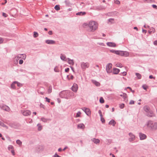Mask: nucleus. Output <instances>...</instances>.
Here are the masks:
<instances>
[{"mask_svg":"<svg viewBox=\"0 0 157 157\" xmlns=\"http://www.w3.org/2000/svg\"><path fill=\"white\" fill-rule=\"evenodd\" d=\"M90 64L89 63L84 62H82L81 63V68L83 70H85L86 68H88L89 67Z\"/></svg>","mask_w":157,"mask_h":157,"instance_id":"5","label":"nucleus"},{"mask_svg":"<svg viewBox=\"0 0 157 157\" xmlns=\"http://www.w3.org/2000/svg\"><path fill=\"white\" fill-rule=\"evenodd\" d=\"M98 113L99 114L100 116L101 117H103V116L102 114V112L100 110H98Z\"/></svg>","mask_w":157,"mask_h":157,"instance_id":"46","label":"nucleus"},{"mask_svg":"<svg viewBox=\"0 0 157 157\" xmlns=\"http://www.w3.org/2000/svg\"><path fill=\"white\" fill-rule=\"evenodd\" d=\"M0 108L1 109L7 112L9 111L10 110V108L8 106L3 104H0Z\"/></svg>","mask_w":157,"mask_h":157,"instance_id":"8","label":"nucleus"},{"mask_svg":"<svg viewBox=\"0 0 157 157\" xmlns=\"http://www.w3.org/2000/svg\"><path fill=\"white\" fill-rule=\"evenodd\" d=\"M54 71L55 72H59V67L58 66H56L55 67V68H54Z\"/></svg>","mask_w":157,"mask_h":157,"instance_id":"32","label":"nucleus"},{"mask_svg":"<svg viewBox=\"0 0 157 157\" xmlns=\"http://www.w3.org/2000/svg\"><path fill=\"white\" fill-rule=\"evenodd\" d=\"M136 75L138 79H140L141 78V75L139 73H136Z\"/></svg>","mask_w":157,"mask_h":157,"instance_id":"31","label":"nucleus"},{"mask_svg":"<svg viewBox=\"0 0 157 157\" xmlns=\"http://www.w3.org/2000/svg\"><path fill=\"white\" fill-rule=\"evenodd\" d=\"M116 124V122L113 119L111 120L109 123V124L112 125L113 126H115Z\"/></svg>","mask_w":157,"mask_h":157,"instance_id":"27","label":"nucleus"},{"mask_svg":"<svg viewBox=\"0 0 157 157\" xmlns=\"http://www.w3.org/2000/svg\"><path fill=\"white\" fill-rule=\"evenodd\" d=\"M81 114V112L80 111L78 112L76 114L75 116V117H80V116Z\"/></svg>","mask_w":157,"mask_h":157,"instance_id":"41","label":"nucleus"},{"mask_svg":"<svg viewBox=\"0 0 157 157\" xmlns=\"http://www.w3.org/2000/svg\"><path fill=\"white\" fill-rule=\"evenodd\" d=\"M122 51L121 50H117L116 54L119 56H121Z\"/></svg>","mask_w":157,"mask_h":157,"instance_id":"38","label":"nucleus"},{"mask_svg":"<svg viewBox=\"0 0 157 157\" xmlns=\"http://www.w3.org/2000/svg\"><path fill=\"white\" fill-rule=\"evenodd\" d=\"M124 104L123 103L119 105V107L121 109H123L124 107Z\"/></svg>","mask_w":157,"mask_h":157,"instance_id":"44","label":"nucleus"},{"mask_svg":"<svg viewBox=\"0 0 157 157\" xmlns=\"http://www.w3.org/2000/svg\"><path fill=\"white\" fill-rule=\"evenodd\" d=\"M144 111L146 113V115L149 117H152L154 116L152 111H150L149 107L147 105H145L144 107Z\"/></svg>","mask_w":157,"mask_h":157,"instance_id":"4","label":"nucleus"},{"mask_svg":"<svg viewBox=\"0 0 157 157\" xmlns=\"http://www.w3.org/2000/svg\"><path fill=\"white\" fill-rule=\"evenodd\" d=\"M59 95L62 98L68 99L70 97L74 96V93L70 91H63L60 92Z\"/></svg>","mask_w":157,"mask_h":157,"instance_id":"3","label":"nucleus"},{"mask_svg":"<svg viewBox=\"0 0 157 157\" xmlns=\"http://www.w3.org/2000/svg\"><path fill=\"white\" fill-rule=\"evenodd\" d=\"M114 3L117 4H119L120 3V2L119 1L116 0L115 1Z\"/></svg>","mask_w":157,"mask_h":157,"instance_id":"51","label":"nucleus"},{"mask_svg":"<svg viewBox=\"0 0 157 157\" xmlns=\"http://www.w3.org/2000/svg\"><path fill=\"white\" fill-rule=\"evenodd\" d=\"M67 59L68 60V62L69 64H71L72 65L74 64V60L73 59H71L69 58H67Z\"/></svg>","mask_w":157,"mask_h":157,"instance_id":"25","label":"nucleus"},{"mask_svg":"<svg viewBox=\"0 0 157 157\" xmlns=\"http://www.w3.org/2000/svg\"><path fill=\"white\" fill-rule=\"evenodd\" d=\"M113 73L114 74H117L120 71V70L117 68H113Z\"/></svg>","mask_w":157,"mask_h":157,"instance_id":"22","label":"nucleus"},{"mask_svg":"<svg viewBox=\"0 0 157 157\" xmlns=\"http://www.w3.org/2000/svg\"><path fill=\"white\" fill-rule=\"evenodd\" d=\"M3 42V40L2 38L0 37V44L2 43Z\"/></svg>","mask_w":157,"mask_h":157,"instance_id":"60","label":"nucleus"},{"mask_svg":"<svg viewBox=\"0 0 157 157\" xmlns=\"http://www.w3.org/2000/svg\"><path fill=\"white\" fill-rule=\"evenodd\" d=\"M16 142V143L20 146L22 144V142L19 140H17Z\"/></svg>","mask_w":157,"mask_h":157,"instance_id":"35","label":"nucleus"},{"mask_svg":"<svg viewBox=\"0 0 157 157\" xmlns=\"http://www.w3.org/2000/svg\"><path fill=\"white\" fill-rule=\"evenodd\" d=\"M78 89V86L76 84L74 83L73 84V86L71 87L72 90L75 92H76Z\"/></svg>","mask_w":157,"mask_h":157,"instance_id":"10","label":"nucleus"},{"mask_svg":"<svg viewBox=\"0 0 157 157\" xmlns=\"http://www.w3.org/2000/svg\"><path fill=\"white\" fill-rule=\"evenodd\" d=\"M105 8L104 6H97L96 7V10H103L105 9Z\"/></svg>","mask_w":157,"mask_h":157,"instance_id":"19","label":"nucleus"},{"mask_svg":"<svg viewBox=\"0 0 157 157\" xmlns=\"http://www.w3.org/2000/svg\"><path fill=\"white\" fill-rule=\"evenodd\" d=\"M116 51L113 49L110 50V52L116 54Z\"/></svg>","mask_w":157,"mask_h":157,"instance_id":"49","label":"nucleus"},{"mask_svg":"<svg viewBox=\"0 0 157 157\" xmlns=\"http://www.w3.org/2000/svg\"><path fill=\"white\" fill-rule=\"evenodd\" d=\"M37 126L38 127V131H40L42 128V126L41 125V124L38 123L37 125Z\"/></svg>","mask_w":157,"mask_h":157,"instance_id":"28","label":"nucleus"},{"mask_svg":"<svg viewBox=\"0 0 157 157\" xmlns=\"http://www.w3.org/2000/svg\"><path fill=\"white\" fill-rule=\"evenodd\" d=\"M21 113L23 115L25 116H28L31 115V111L26 109H23L21 111Z\"/></svg>","mask_w":157,"mask_h":157,"instance_id":"6","label":"nucleus"},{"mask_svg":"<svg viewBox=\"0 0 157 157\" xmlns=\"http://www.w3.org/2000/svg\"><path fill=\"white\" fill-rule=\"evenodd\" d=\"M152 6L154 8L156 9L157 8V6L153 4L152 5Z\"/></svg>","mask_w":157,"mask_h":157,"instance_id":"61","label":"nucleus"},{"mask_svg":"<svg viewBox=\"0 0 157 157\" xmlns=\"http://www.w3.org/2000/svg\"><path fill=\"white\" fill-rule=\"evenodd\" d=\"M99 102L101 103H103L104 102V100L102 97H101L100 98Z\"/></svg>","mask_w":157,"mask_h":157,"instance_id":"37","label":"nucleus"},{"mask_svg":"<svg viewBox=\"0 0 157 157\" xmlns=\"http://www.w3.org/2000/svg\"><path fill=\"white\" fill-rule=\"evenodd\" d=\"M83 25L84 27L87 28L89 32H94L98 28L97 23L93 21H90L88 23H84Z\"/></svg>","mask_w":157,"mask_h":157,"instance_id":"1","label":"nucleus"},{"mask_svg":"<svg viewBox=\"0 0 157 157\" xmlns=\"http://www.w3.org/2000/svg\"><path fill=\"white\" fill-rule=\"evenodd\" d=\"M0 125L4 127H6V126L1 121H0Z\"/></svg>","mask_w":157,"mask_h":157,"instance_id":"42","label":"nucleus"},{"mask_svg":"<svg viewBox=\"0 0 157 157\" xmlns=\"http://www.w3.org/2000/svg\"><path fill=\"white\" fill-rule=\"evenodd\" d=\"M101 121L102 123H104L105 122V120L103 117H101Z\"/></svg>","mask_w":157,"mask_h":157,"instance_id":"50","label":"nucleus"},{"mask_svg":"<svg viewBox=\"0 0 157 157\" xmlns=\"http://www.w3.org/2000/svg\"><path fill=\"white\" fill-rule=\"evenodd\" d=\"M33 33H34V34H33V36L34 38H36L38 36V34L37 32H34Z\"/></svg>","mask_w":157,"mask_h":157,"instance_id":"39","label":"nucleus"},{"mask_svg":"<svg viewBox=\"0 0 157 157\" xmlns=\"http://www.w3.org/2000/svg\"><path fill=\"white\" fill-rule=\"evenodd\" d=\"M10 151H11V152L12 155H15V152L13 149H12V150H11Z\"/></svg>","mask_w":157,"mask_h":157,"instance_id":"55","label":"nucleus"},{"mask_svg":"<svg viewBox=\"0 0 157 157\" xmlns=\"http://www.w3.org/2000/svg\"><path fill=\"white\" fill-rule=\"evenodd\" d=\"M112 64L111 63L108 64L106 67V72L108 73H110L112 71Z\"/></svg>","mask_w":157,"mask_h":157,"instance_id":"7","label":"nucleus"},{"mask_svg":"<svg viewBox=\"0 0 157 157\" xmlns=\"http://www.w3.org/2000/svg\"><path fill=\"white\" fill-rule=\"evenodd\" d=\"M10 127L15 128H16V126L15 125V123H12L10 124Z\"/></svg>","mask_w":157,"mask_h":157,"instance_id":"43","label":"nucleus"},{"mask_svg":"<svg viewBox=\"0 0 157 157\" xmlns=\"http://www.w3.org/2000/svg\"><path fill=\"white\" fill-rule=\"evenodd\" d=\"M145 126L151 130H155L157 129V122L149 120L146 122Z\"/></svg>","mask_w":157,"mask_h":157,"instance_id":"2","label":"nucleus"},{"mask_svg":"<svg viewBox=\"0 0 157 157\" xmlns=\"http://www.w3.org/2000/svg\"><path fill=\"white\" fill-rule=\"evenodd\" d=\"M155 32V29L153 27H151L149 28V30L148 31V32L149 33L151 34L154 33Z\"/></svg>","mask_w":157,"mask_h":157,"instance_id":"23","label":"nucleus"},{"mask_svg":"<svg viewBox=\"0 0 157 157\" xmlns=\"http://www.w3.org/2000/svg\"><path fill=\"white\" fill-rule=\"evenodd\" d=\"M23 63V61L22 59H20L19 61V63L20 64H22Z\"/></svg>","mask_w":157,"mask_h":157,"instance_id":"54","label":"nucleus"},{"mask_svg":"<svg viewBox=\"0 0 157 157\" xmlns=\"http://www.w3.org/2000/svg\"><path fill=\"white\" fill-rule=\"evenodd\" d=\"M52 31H49L48 32V34L50 35H52Z\"/></svg>","mask_w":157,"mask_h":157,"instance_id":"63","label":"nucleus"},{"mask_svg":"<svg viewBox=\"0 0 157 157\" xmlns=\"http://www.w3.org/2000/svg\"><path fill=\"white\" fill-rule=\"evenodd\" d=\"M149 78L150 79H152V78L155 79V78L153 77L152 75H151L149 76Z\"/></svg>","mask_w":157,"mask_h":157,"instance_id":"62","label":"nucleus"},{"mask_svg":"<svg viewBox=\"0 0 157 157\" xmlns=\"http://www.w3.org/2000/svg\"><path fill=\"white\" fill-rule=\"evenodd\" d=\"M93 82L94 83L96 86H99L100 83L98 82H97L96 81L94 80L93 81Z\"/></svg>","mask_w":157,"mask_h":157,"instance_id":"40","label":"nucleus"},{"mask_svg":"<svg viewBox=\"0 0 157 157\" xmlns=\"http://www.w3.org/2000/svg\"><path fill=\"white\" fill-rule=\"evenodd\" d=\"M54 9L57 11L59 10L60 9L59 6V5H56L54 7Z\"/></svg>","mask_w":157,"mask_h":157,"instance_id":"33","label":"nucleus"},{"mask_svg":"<svg viewBox=\"0 0 157 157\" xmlns=\"http://www.w3.org/2000/svg\"><path fill=\"white\" fill-rule=\"evenodd\" d=\"M144 2H147V3H151L152 0H143Z\"/></svg>","mask_w":157,"mask_h":157,"instance_id":"47","label":"nucleus"},{"mask_svg":"<svg viewBox=\"0 0 157 157\" xmlns=\"http://www.w3.org/2000/svg\"><path fill=\"white\" fill-rule=\"evenodd\" d=\"M107 45L110 47H115L116 46V44L113 42H109L106 43Z\"/></svg>","mask_w":157,"mask_h":157,"instance_id":"13","label":"nucleus"},{"mask_svg":"<svg viewBox=\"0 0 157 157\" xmlns=\"http://www.w3.org/2000/svg\"><path fill=\"white\" fill-rule=\"evenodd\" d=\"M129 55V53L127 51H122L121 56L127 57Z\"/></svg>","mask_w":157,"mask_h":157,"instance_id":"12","label":"nucleus"},{"mask_svg":"<svg viewBox=\"0 0 157 157\" xmlns=\"http://www.w3.org/2000/svg\"><path fill=\"white\" fill-rule=\"evenodd\" d=\"M85 127L84 124L82 123L79 124L77 125V128L78 129H83Z\"/></svg>","mask_w":157,"mask_h":157,"instance_id":"21","label":"nucleus"},{"mask_svg":"<svg viewBox=\"0 0 157 157\" xmlns=\"http://www.w3.org/2000/svg\"><path fill=\"white\" fill-rule=\"evenodd\" d=\"M45 99H46V101L48 102H50V99L48 98L47 97H46L45 98Z\"/></svg>","mask_w":157,"mask_h":157,"instance_id":"52","label":"nucleus"},{"mask_svg":"<svg viewBox=\"0 0 157 157\" xmlns=\"http://www.w3.org/2000/svg\"><path fill=\"white\" fill-rule=\"evenodd\" d=\"M52 87L51 86H50L48 90V94H50L52 92Z\"/></svg>","mask_w":157,"mask_h":157,"instance_id":"30","label":"nucleus"},{"mask_svg":"<svg viewBox=\"0 0 157 157\" xmlns=\"http://www.w3.org/2000/svg\"><path fill=\"white\" fill-rule=\"evenodd\" d=\"M2 16L5 17H6L8 15L6 13H3Z\"/></svg>","mask_w":157,"mask_h":157,"instance_id":"57","label":"nucleus"},{"mask_svg":"<svg viewBox=\"0 0 157 157\" xmlns=\"http://www.w3.org/2000/svg\"><path fill=\"white\" fill-rule=\"evenodd\" d=\"M121 74H123V75L124 76L126 75L127 73L126 72L124 71L123 72L121 73Z\"/></svg>","mask_w":157,"mask_h":157,"instance_id":"58","label":"nucleus"},{"mask_svg":"<svg viewBox=\"0 0 157 157\" xmlns=\"http://www.w3.org/2000/svg\"><path fill=\"white\" fill-rule=\"evenodd\" d=\"M8 149L9 151H11V150L13 149V147L11 145H10L8 147Z\"/></svg>","mask_w":157,"mask_h":157,"instance_id":"36","label":"nucleus"},{"mask_svg":"<svg viewBox=\"0 0 157 157\" xmlns=\"http://www.w3.org/2000/svg\"><path fill=\"white\" fill-rule=\"evenodd\" d=\"M53 156L54 157H61V156L58 155L56 153Z\"/></svg>","mask_w":157,"mask_h":157,"instance_id":"56","label":"nucleus"},{"mask_svg":"<svg viewBox=\"0 0 157 157\" xmlns=\"http://www.w3.org/2000/svg\"><path fill=\"white\" fill-rule=\"evenodd\" d=\"M82 109L87 115L90 114V112L89 109L84 107Z\"/></svg>","mask_w":157,"mask_h":157,"instance_id":"16","label":"nucleus"},{"mask_svg":"<svg viewBox=\"0 0 157 157\" xmlns=\"http://www.w3.org/2000/svg\"><path fill=\"white\" fill-rule=\"evenodd\" d=\"M86 14L85 12H80L76 13V15H77L83 16Z\"/></svg>","mask_w":157,"mask_h":157,"instance_id":"26","label":"nucleus"},{"mask_svg":"<svg viewBox=\"0 0 157 157\" xmlns=\"http://www.w3.org/2000/svg\"><path fill=\"white\" fill-rule=\"evenodd\" d=\"M45 42L46 43L49 44H55V41L52 40H46Z\"/></svg>","mask_w":157,"mask_h":157,"instance_id":"14","label":"nucleus"},{"mask_svg":"<svg viewBox=\"0 0 157 157\" xmlns=\"http://www.w3.org/2000/svg\"><path fill=\"white\" fill-rule=\"evenodd\" d=\"M18 57L19 58H22L23 59H25L26 58V56L25 54H20L19 55Z\"/></svg>","mask_w":157,"mask_h":157,"instance_id":"24","label":"nucleus"},{"mask_svg":"<svg viewBox=\"0 0 157 157\" xmlns=\"http://www.w3.org/2000/svg\"><path fill=\"white\" fill-rule=\"evenodd\" d=\"M60 58L63 61H66L67 59L66 56L63 54H61Z\"/></svg>","mask_w":157,"mask_h":157,"instance_id":"20","label":"nucleus"},{"mask_svg":"<svg viewBox=\"0 0 157 157\" xmlns=\"http://www.w3.org/2000/svg\"><path fill=\"white\" fill-rule=\"evenodd\" d=\"M16 81H14L11 84V88L13 89H16L15 86V84L16 83Z\"/></svg>","mask_w":157,"mask_h":157,"instance_id":"29","label":"nucleus"},{"mask_svg":"<svg viewBox=\"0 0 157 157\" xmlns=\"http://www.w3.org/2000/svg\"><path fill=\"white\" fill-rule=\"evenodd\" d=\"M45 88L43 87H40L38 90V92L39 94L43 95L45 92Z\"/></svg>","mask_w":157,"mask_h":157,"instance_id":"11","label":"nucleus"},{"mask_svg":"<svg viewBox=\"0 0 157 157\" xmlns=\"http://www.w3.org/2000/svg\"><path fill=\"white\" fill-rule=\"evenodd\" d=\"M142 88H143L144 89L146 90L147 89V87L146 86L143 85L142 86Z\"/></svg>","mask_w":157,"mask_h":157,"instance_id":"64","label":"nucleus"},{"mask_svg":"<svg viewBox=\"0 0 157 157\" xmlns=\"http://www.w3.org/2000/svg\"><path fill=\"white\" fill-rule=\"evenodd\" d=\"M128 135L130 137L128 139L129 141L130 142L134 141L135 140V136L132 133L130 132Z\"/></svg>","mask_w":157,"mask_h":157,"instance_id":"9","label":"nucleus"},{"mask_svg":"<svg viewBox=\"0 0 157 157\" xmlns=\"http://www.w3.org/2000/svg\"><path fill=\"white\" fill-rule=\"evenodd\" d=\"M134 103V101L132 100H131L129 102V104L130 105L133 104Z\"/></svg>","mask_w":157,"mask_h":157,"instance_id":"53","label":"nucleus"},{"mask_svg":"<svg viewBox=\"0 0 157 157\" xmlns=\"http://www.w3.org/2000/svg\"><path fill=\"white\" fill-rule=\"evenodd\" d=\"M69 68H67L65 69V71L66 72H67L69 71Z\"/></svg>","mask_w":157,"mask_h":157,"instance_id":"59","label":"nucleus"},{"mask_svg":"<svg viewBox=\"0 0 157 157\" xmlns=\"http://www.w3.org/2000/svg\"><path fill=\"white\" fill-rule=\"evenodd\" d=\"M91 141L95 144H99L100 142V140L98 139L93 138L91 139Z\"/></svg>","mask_w":157,"mask_h":157,"instance_id":"17","label":"nucleus"},{"mask_svg":"<svg viewBox=\"0 0 157 157\" xmlns=\"http://www.w3.org/2000/svg\"><path fill=\"white\" fill-rule=\"evenodd\" d=\"M40 120L46 123L48 121H51V119L49 118H46L44 117H42L40 118Z\"/></svg>","mask_w":157,"mask_h":157,"instance_id":"18","label":"nucleus"},{"mask_svg":"<svg viewBox=\"0 0 157 157\" xmlns=\"http://www.w3.org/2000/svg\"><path fill=\"white\" fill-rule=\"evenodd\" d=\"M120 96L122 97L124 99H125L127 98V94L125 93H124L122 94H120Z\"/></svg>","mask_w":157,"mask_h":157,"instance_id":"34","label":"nucleus"},{"mask_svg":"<svg viewBox=\"0 0 157 157\" xmlns=\"http://www.w3.org/2000/svg\"><path fill=\"white\" fill-rule=\"evenodd\" d=\"M116 66L117 67H122V64L120 63H116Z\"/></svg>","mask_w":157,"mask_h":157,"instance_id":"45","label":"nucleus"},{"mask_svg":"<svg viewBox=\"0 0 157 157\" xmlns=\"http://www.w3.org/2000/svg\"><path fill=\"white\" fill-rule=\"evenodd\" d=\"M139 137L140 140H144L146 139V136L145 134H144L140 133H139Z\"/></svg>","mask_w":157,"mask_h":157,"instance_id":"15","label":"nucleus"},{"mask_svg":"<svg viewBox=\"0 0 157 157\" xmlns=\"http://www.w3.org/2000/svg\"><path fill=\"white\" fill-rule=\"evenodd\" d=\"M16 83L17 84V86H18L19 87H21L22 86V84L21 83H20L17 81H16Z\"/></svg>","mask_w":157,"mask_h":157,"instance_id":"48","label":"nucleus"}]
</instances>
